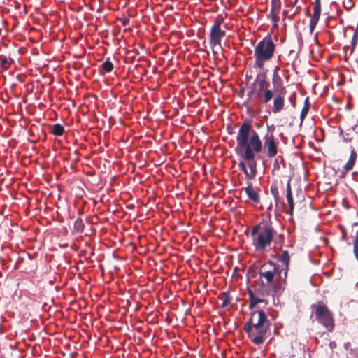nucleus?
Segmentation results:
<instances>
[{"label": "nucleus", "instance_id": "obj_1", "mask_svg": "<svg viewBox=\"0 0 358 358\" xmlns=\"http://www.w3.org/2000/svg\"><path fill=\"white\" fill-rule=\"evenodd\" d=\"M236 152L247 162V178L254 179L257 173V162L255 154L262 152V140L258 133L252 127L250 121H245L241 125L237 136Z\"/></svg>", "mask_w": 358, "mask_h": 358}, {"label": "nucleus", "instance_id": "obj_2", "mask_svg": "<svg viewBox=\"0 0 358 358\" xmlns=\"http://www.w3.org/2000/svg\"><path fill=\"white\" fill-rule=\"evenodd\" d=\"M271 325L267 315L262 310L253 311L250 317L244 324L243 329L248 334L250 341L256 344H262Z\"/></svg>", "mask_w": 358, "mask_h": 358}, {"label": "nucleus", "instance_id": "obj_3", "mask_svg": "<svg viewBox=\"0 0 358 358\" xmlns=\"http://www.w3.org/2000/svg\"><path fill=\"white\" fill-rule=\"evenodd\" d=\"M248 101L251 103L257 102L267 104L273 97V91L270 89V83L266 79V75L259 73L249 87L247 93Z\"/></svg>", "mask_w": 358, "mask_h": 358}, {"label": "nucleus", "instance_id": "obj_4", "mask_svg": "<svg viewBox=\"0 0 358 358\" xmlns=\"http://www.w3.org/2000/svg\"><path fill=\"white\" fill-rule=\"evenodd\" d=\"M276 231L269 222H260L251 229L252 244L255 251L264 252L270 247Z\"/></svg>", "mask_w": 358, "mask_h": 358}, {"label": "nucleus", "instance_id": "obj_5", "mask_svg": "<svg viewBox=\"0 0 358 358\" xmlns=\"http://www.w3.org/2000/svg\"><path fill=\"white\" fill-rule=\"evenodd\" d=\"M275 45L271 36H267L261 40L254 50V67L263 69L265 63L270 61L274 55Z\"/></svg>", "mask_w": 358, "mask_h": 358}, {"label": "nucleus", "instance_id": "obj_6", "mask_svg": "<svg viewBox=\"0 0 358 358\" xmlns=\"http://www.w3.org/2000/svg\"><path fill=\"white\" fill-rule=\"evenodd\" d=\"M314 310L316 320L324 326L329 331L331 332L334 329V320L332 312L322 301L311 305Z\"/></svg>", "mask_w": 358, "mask_h": 358}, {"label": "nucleus", "instance_id": "obj_7", "mask_svg": "<svg viewBox=\"0 0 358 358\" xmlns=\"http://www.w3.org/2000/svg\"><path fill=\"white\" fill-rule=\"evenodd\" d=\"M224 17L218 15L213 21V24L210 30V45L215 55L216 47L221 48V41L225 36L226 31L221 28V25L224 23Z\"/></svg>", "mask_w": 358, "mask_h": 358}, {"label": "nucleus", "instance_id": "obj_8", "mask_svg": "<svg viewBox=\"0 0 358 358\" xmlns=\"http://www.w3.org/2000/svg\"><path fill=\"white\" fill-rule=\"evenodd\" d=\"M278 140L272 131H268L262 141V152L264 151L268 158L275 157L278 152Z\"/></svg>", "mask_w": 358, "mask_h": 358}, {"label": "nucleus", "instance_id": "obj_9", "mask_svg": "<svg viewBox=\"0 0 358 358\" xmlns=\"http://www.w3.org/2000/svg\"><path fill=\"white\" fill-rule=\"evenodd\" d=\"M261 278H264L268 285L271 284L275 275L278 273L277 265L271 261L263 264L259 271Z\"/></svg>", "mask_w": 358, "mask_h": 358}, {"label": "nucleus", "instance_id": "obj_10", "mask_svg": "<svg viewBox=\"0 0 358 358\" xmlns=\"http://www.w3.org/2000/svg\"><path fill=\"white\" fill-rule=\"evenodd\" d=\"M242 189L253 203L258 204L260 203V189L258 187H255L252 182H248L246 187H243Z\"/></svg>", "mask_w": 358, "mask_h": 358}, {"label": "nucleus", "instance_id": "obj_11", "mask_svg": "<svg viewBox=\"0 0 358 358\" xmlns=\"http://www.w3.org/2000/svg\"><path fill=\"white\" fill-rule=\"evenodd\" d=\"M286 92H280L278 94L273 95V102L272 106V112L277 114L283 110L285 104V94Z\"/></svg>", "mask_w": 358, "mask_h": 358}, {"label": "nucleus", "instance_id": "obj_12", "mask_svg": "<svg viewBox=\"0 0 358 358\" xmlns=\"http://www.w3.org/2000/svg\"><path fill=\"white\" fill-rule=\"evenodd\" d=\"M281 10V1L280 0H271V12L269 16L272 20V22L275 27H277V22L279 21V13Z\"/></svg>", "mask_w": 358, "mask_h": 358}, {"label": "nucleus", "instance_id": "obj_13", "mask_svg": "<svg viewBox=\"0 0 358 358\" xmlns=\"http://www.w3.org/2000/svg\"><path fill=\"white\" fill-rule=\"evenodd\" d=\"M321 13V5H314L313 14L310 20L309 29L310 33L312 34L318 23Z\"/></svg>", "mask_w": 358, "mask_h": 358}, {"label": "nucleus", "instance_id": "obj_14", "mask_svg": "<svg viewBox=\"0 0 358 358\" xmlns=\"http://www.w3.org/2000/svg\"><path fill=\"white\" fill-rule=\"evenodd\" d=\"M350 157H349L347 163L344 166V169L345 170L346 172H348L349 171L352 169V168L355 164L357 157L356 149L358 150V147L354 146V145H350Z\"/></svg>", "mask_w": 358, "mask_h": 358}, {"label": "nucleus", "instance_id": "obj_15", "mask_svg": "<svg viewBox=\"0 0 358 358\" xmlns=\"http://www.w3.org/2000/svg\"><path fill=\"white\" fill-rule=\"evenodd\" d=\"M291 179L289 178L286 185V199L289 205V210L287 213L289 215L293 214L294 203L292 196V188H291Z\"/></svg>", "mask_w": 358, "mask_h": 358}, {"label": "nucleus", "instance_id": "obj_16", "mask_svg": "<svg viewBox=\"0 0 358 358\" xmlns=\"http://www.w3.org/2000/svg\"><path fill=\"white\" fill-rule=\"evenodd\" d=\"M248 294L250 301L249 305V308L250 310L253 309L259 303H265L266 304L268 303V300L264 299L259 296H257L256 294H255L252 290H249Z\"/></svg>", "mask_w": 358, "mask_h": 358}, {"label": "nucleus", "instance_id": "obj_17", "mask_svg": "<svg viewBox=\"0 0 358 358\" xmlns=\"http://www.w3.org/2000/svg\"><path fill=\"white\" fill-rule=\"evenodd\" d=\"M278 66L275 67L272 76V83L274 87L280 88V92H286L285 87L282 85V80L280 75L278 73Z\"/></svg>", "mask_w": 358, "mask_h": 358}, {"label": "nucleus", "instance_id": "obj_18", "mask_svg": "<svg viewBox=\"0 0 358 358\" xmlns=\"http://www.w3.org/2000/svg\"><path fill=\"white\" fill-rule=\"evenodd\" d=\"M13 63L12 58L6 57V55H0V68L1 70H8Z\"/></svg>", "mask_w": 358, "mask_h": 358}, {"label": "nucleus", "instance_id": "obj_19", "mask_svg": "<svg viewBox=\"0 0 358 358\" xmlns=\"http://www.w3.org/2000/svg\"><path fill=\"white\" fill-rule=\"evenodd\" d=\"M50 133L54 136H61L64 133V128L59 123L55 124L50 128Z\"/></svg>", "mask_w": 358, "mask_h": 358}, {"label": "nucleus", "instance_id": "obj_20", "mask_svg": "<svg viewBox=\"0 0 358 358\" xmlns=\"http://www.w3.org/2000/svg\"><path fill=\"white\" fill-rule=\"evenodd\" d=\"M218 298L222 301L221 307L224 308L227 307L231 301V296L229 295L228 292H221L219 294Z\"/></svg>", "mask_w": 358, "mask_h": 358}, {"label": "nucleus", "instance_id": "obj_21", "mask_svg": "<svg viewBox=\"0 0 358 358\" xmlns=\"http://www.w3.org/2000/svg\"><path fill=\"white\" fill-rule=\"evenodd\" d=\"M278 260L281 262L286 269H288L290 257L287 250H284L278 258Z\"/></svg>", "mask_w": 358, "mask_h": 358}, {"label": "nucleus", "instance_id": "obj_22", "mask_svg": "<svg viewBox=\"0 0 358 358\" xmlns=\"http://www.w3.org/2000/svg\"><path fill=\"white\" fill-rule=\"evenodd\" d=\"M101 69L104 72L110 73L113 69V64L110 61V58H107L106 60L101 64Z\"/></svg>", "mask_w": 358, "mask_h": 358}, {"label": "nucleus", "instance_id": "obj_23", "mask_svg": "<svg viewBox=\"0 0 358 358\" xmlns=\"http://www.w3.org/2000/svg\"><path fill=\"white\" fill-rule=\"evenodd\" d=\"M74 229L78 232H83L85 229V224L82 219L78 218L74 222Z\"/></svg>", "mask_w": 358, "mask_h": 358}, {"label": "nucleus", "instance_id": "obj_24", "mask_svg": "<svg viewBox=\"0 0 358 358\" xmlns=\"http://www.w3.org/2000/svg\"><path fill=\"white\" fill-rule=\"evenodd\" d=\"M357 43H358V30H355V31L352 36V41H351V48H350V55L352 54V52H354V50H355Z\"/></svg>", "mask_w": 358, "mask_h": 358}, {"label": "nucleus", "instance_id": "obj_25", "mask_svg": "<svg viewBox=\"0 0 358 358\" xmlns=\"http://www.w3.org/2000/svg\"><path fill=\"white\" fill-rule=\"evenodd\" d=\"M271 193L274 197L276 202H278L279 199V192L278 186L275 184H272L271 186Z\"/></svg>", "mask_w": 358, "mask_h": 358}, {"label": "nucleus", "instance_id": "obj_26", "mask_svg": "<svg viewBox=\"0 0 358 358\" xmlns=\"http://www.w3.org/2000/svg\"><path fill=\"white\" fill-rule=\"evenodd\" d=\"M238 167L244 173L245 176L247 177V175H248V170L247 169V162L241 161L238 163Z\"/></svg>", "mask_w": 358, "mask_h": 358}, {"label": "nucleus", "instance_id": "obj_27", "mask_svg": "<svg viewBox=\"0 0 358 358\" xmlns=\"http://www.w3.org/2000/svg\"><path fill=\"white\" fill-rule=\"evenodd\" d=\"M308 110H309V108L304 107V106L303 107V108L301 111V114H300V119H301V122L303 121V120L306 117V115L308 113Z\"/></svg>", "mask_w": 358, "mask_h": 358}, {"label": "nucleus", "instance_id": "obj_28", "mask_svg": "<svg viewBox=\"0 0 358 358\" xmlns=\"http://www.w3.org/2000/svg\"><path fill=\"white\" fill-rule=\"evenodd\" d=\"M341 228V232H342V240L346 241L347 240V231L343 227Z\"/></svg>", "mask_w": 358, "mask_h": 358}, {"label": "nucleus", "instance_id": "obj_29", "mask_svg": "<svg viewBox=\"0 0 358 358\" xmlns=\"http://www.w3.org/2000/svg\"><path fill=\"white\" fill-rule=\"evenodd\" d=\"M120 21L123 26H127L129 23V19L127 17H124L122 19H120Z\"/></svg>", "mask_w": 358, "mask_h": 358}, {"label": "nucleus", "instance_id": "obj_30", "mask_svg": "<svg viewBox=\"0 0 358 358\" xmlns=\"http://www.w3.org/2000/svg\"><path fill=\"white\" fill-rule=\"evenodd\" d=\"M310 102H309V98L306 97L305 101H304L303 106L310 109Z\"/></svg>", "mask_w": 358, "mask_h": 358}, {"label": "nucleus", "instance_id": "obj_31", "mask_svg": "<svg viewBox=\"0 0 358 358\" xmlns=\"http://www.w3.org/2000/svg\"><path fill=\"white\" fill-rule=\"evenodd\" d=\"M344 6L346 9L349 10L352 7L353 3H352V1H348L347 4L344 3Z\"/></svg>", "mask_w": 358, "mask_h": 358}, {"label": "nucleus", "instance_id": "obj_32", "mask_svg": "<svg viewBox=\"0 0 358 358\" xmlns=\"http://www.w3.org/2000/svg\"><path fill=\"white\" fill-rule=\"evenodd\" d=\"M313 4L314 5H321L320 0H315Z\"/></svg>", "mask_w": 358, "mask_h": 358}, {"label": "nucleus", "instance_id": "obj_33", "mask_svg": "<svg viewBox=\"0 0 358 358\" xmlns=\"http://www.w3.org/2000/svg\"><path fill=\"white\" fill-rule=\"evenodd\" d=\"M345 51L346 52L347 50H349L350 48L349 46H345L344 48Z\"/></svg>", "mask_w": 358, "mask_h": 358}, {"label": "nucleus", "instance_id": "obj_34", "mask_svg": "<svg viewBox=\"0 0 358 358\" xmlns=\"http://www.w3.org/2000/svg\"><path fill=\"white\" fill-rule=\"evenodd\" d=\"M283 13H284V15H286L287 12L285 10Z\"/></svg>", "mask_w": 358, "mask_h": 358}, {"label": "nucleus", "instance_id": "obj_35", "mask_svg": "<svg viewBox=\"0 0 358 358\" xmlns=\"http://www.w3.org/2000/svg\"><path fill=\"white\" fill-rule=\"evenodd\" d=\"M1 276H2V274H1V273L0 272V277H1Z\"/></svg>", "mask_w": 358, "mask_h": 358}, {"label": "nucleus", "instance_id": "obj_36", "mask_svg": "<svg viewBox=\"0 0 358 358\" xmlns=\"http://www.w3.org/2000/svg\"><path fill=\"white\" fill-rule=\"evenodd\" d=\"M297 1V0H294V3H296Z\"/></svg>", "mask_w": 358, "mask_h": 358}, {"label": "nucleus", "instance_id": "obj_37", "mask_svg": "<svg viewBox=\"0 0 358 358\" xmlns=\"http://www.w3.org/2000/svg\"><path fill=\"white\" fill-rule=\"evenodd\" d=\"M255 358H260V357H255Z\"/></svg>", "mask_w": 358, "mask_h": 358}]
</instances>
